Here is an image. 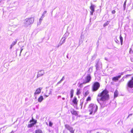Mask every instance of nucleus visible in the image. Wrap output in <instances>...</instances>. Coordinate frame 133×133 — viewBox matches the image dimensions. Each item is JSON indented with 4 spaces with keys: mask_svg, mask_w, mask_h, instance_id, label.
Returning a JSON list of instances; mask_svg holds the SVG:
<instances>
[{
    "mask_svg": "<svg viewBox=\"0 0 133 133\" xmlns=\"http://www.w3.org/2000/svg\"><path fill=\"white\" fill-rule=\"evenodd\" d=\"M95 6L94 5L91 4L90 6V8L91 10V11H90V14L91 15H92L94 12L95 11Z\"/></svg>",
    "mask_w": 133,
    "mask_h": 133,
    "instance_id": "10",
    "label": "nucleus"
},
{
    "mask_svg": "<svg viewBox=\"0 0 133 133\" xmlns=\"http://www.w3.org/2000/svg\"><path fill=\"white\" fill-rule=\"evenodd\" d=\"M100 86V83L97 82H94L92 86V90L93 91H97Z\"/></svg>",
    "mask_w": 133,
    "mask_h": 133,
    "instance_id": "3",
    "label": "nucleus"
},
{
    "mask_svg": "<svg viewBox=\"0 0 133 133\" xmlns=\"http://www.w3.org/2000/svg\"><path fill=\"white\" fill-rule=\"evenodd\" d=\"M109 98V91L107 89H105L98 94L97 100L100 104L103 105H105Z\"/></svg>",
    "mask_w": 133,
    "mask_h": 133,
    "instance_id": "1",
    "label": "nucleus"
},
{
    "mask_svg": "<svg viewBox=\"0 0 133 133\" xmlns=\"http://www.w3.org/2000/svg\"><path fill=\"white\" fill-rule=\"evenodd\" d=\"M115 41L117 43H118L119 42V41L117 39H116V40H115Z\"/></svg>",
    "mask_w": 133,
    "mask_h": 133,
    "instance_id": "30",
    "label": "nucleus"
},
{
    "mask_svg": "<svg viewBox=\"0 0 133 133\" xmlns=\"http://www.w3.org/2000/svg\"><path fill=\"white\" fill-rule=\"evenodd\" d=\"M43 99V96H40L38 99V101L39 102H41Z\"/></svg>",
    "mask_w": 133,
    "mask_h": 133,
    "instance_id": "16",
    "label": "nucleus"
},
{
    "mask_svg": "<svg viewBox=\"0 0 133 133\" xmlns=\"http://www.w3.org/2000/svg\"><path fill=\"white\" fill-rule=\"evenodd\" d=\"M71 112L72 115H74L75 116H77L78 115L77 112L74 109H72V110L71 111Z\"/></svg>",
    "mask_w": 133,
    "mask_h": 133,
    "instance_id": "12",
    "label": "nucleus"
},
{
    "mask_svg": "<svg viewBox=\"0 0 133 133\" xmlns=\"http://www.w3.org/2000/svg\"><path fill=\"white\" fill-rule=\"evenodd\" d=\"M74 91L73 89H71L70 91V98H72L73 96V94Z\"/></svg>",
    "mask_w": 133,
    "mask_h": 133,
    "instance_id": "15",
    "label": "nucleus"
},
{
    "mask_svg": "<svg viewBox=\"0 0 133 133\" xmlns=\"http://www.w3.org/2000/svg\"><path fill=\"white\" fill-rule=\"evenodd\" d=\"M130 80H131V81H133V76L131 77V79Z\"/></svg>",
    "mask_w": 133,
    "mask_h": 133,
    "instance_id": "32",
    "label": "nucleus"
},
{
    "mask_svg": "<svg viewBox=\"0 0 133 133\" xmlns=\"http://www.w3.org/2000/svg\"><path fill=\"white\" fill-rule=\"evenodd\" d=\"M91 79V77L90 75V74H88L85 78L84 81L83 82V83L85 84L87 83H89Z\"/></svg>",
    "mask_w": 133,
    "mask_h": 133,
    "instance_id": "6",
    "label": "nucleus"
},
{
    "mask_svg": "<svg viewBox=\"0 0 133 133\" xmlns=\"http://www.w3.org/2000/svg\"><path fill=\"white\" fill-rule=\"evenodd\" d=\"M89 94V92L88 91H86L84 95V96L85 97H86L87 95Z\"/></svg>",
    "mask_w": 133,
    "mask_h": 133,
    "instance_id": "23",
    "label": "nucleus"
},
{
    "mask_svg": "<svg viewBox=\"0 0 133 133\" xmlns=\"http://www.w3.org/2000/svg\"><path fill=\"white\" fill-rule=\"evenodd\" d=\"M64 131H63V133H64Z\"/></svg>",
    "mask_w": 133,
    "mask_h": 133,
    "instance_id": "35",
    "label": "nucleus"
},
{
    "mask_svg": "<svg viewBox=\"0 0 133 133\" xmlns=\"http://www.w3.org/2000/svg\"><path fill=\"white\" fill-rule=\"evenodd\" d=\"M121 77V75L114 77L112 78V80L114 82H116Z\"/></svg>",
    "mask_w": 133,
    "mask_h": 133,
    "instance_id": "9",
    "label": "nucleus"
},
{
    "mask_svg": "<svg viewBox=\"0 0 133 133\" xmlns=\"http://www.w3.org/2000/svg\"><path fill=\"white\" fill-rule=\"evenodd\" d=\"M26 24L28 25H30L32 24L34 21V18L33 17H31L26 18L25 20Z\"/></svg>",
    "mask_w": 133,
    "mask_h": 133,
    "instance_id": "4",
    "label": "nucleus"
},
{
    "mask_svg": "<svg viewBox=\"0 0 133 133\" xmlns=\"http://www.w3.org/2000/svg\"><path fill=\"white\" fill-rule=\"evenodd\" d=\"M91 100V98L90 96H88L86 99L87 101H89Z\"/></svg>",
    "mask_w": 133,
    "mask_h": 133,
    "instance_id": "22",
    "label": "nucleus"
},
{
    "mask_svg": "<svg viewBox=\"0 0 133 133\" xmlns=\"http://www.w3.org/2000/svg\"><path fill=\"white\" fill-rule=\"evenodd\" d=\"M97 105L94 104H90L88 107L89 111L90 112L89 115L94 114L97 110Z\"/></svg>",
    "mask_w": 133,
    "mask_h": 133,
    "instance_id": "2",
    "label": "nucleus"
},
{
    "mask_svg": "<svg viewBox=\"0 0 133 133\" xmlns=\"http://www.w3.org/2000/svg\"><path fill=\"white\" fill-rule=\"evenodd\" d=\"M119 38L121 45L122 44L123 38L121 35H120L119 37Z\"/></svg>",
    "mask_w": 133,
    "mask_h": 133,
    "instance_id": "20",
    "label": "nucleus"
},
{
    "mask_svg": "<svg viewBox=\"0 0 133 133\" xmlns=\"http://www.w3.org/2000/svg\"><path fill=\"white\" fill-rule=\"evenodd\" d=\"M30 123H32L28 124V128H31L33 127L35 124L37 123V121L36 120H35L34 119L33 117H32V119L30 121Z\"/></svg>",
    "mask_w": 133,
    "mask_h": 133,
    "instance_id": "5",
    "label": "nucleus"
},
{
    "mask_svg": "<svg viewBox=\"0 0 133 133\" xmlns=\"http://www.w3.org/2000/svg\"><path fill=\"white\" fill-rule=\"evenodd\" d=\"M76 92V94L77 95H80L81 93L80 91V89H77Z\"/></svg>",
    "mask_w": 133,
    "mask_h": 133,
    "instance_id": "17",
    "label": "nucleus"
},
{
    "mask_svg": "<svg viewBox=\"0 0 133 133\" xmlns=\"http://www.w3.org/2000/svg\"><path fill=\"white\" fill-rule=\"evenodd\" d=\"M130 132L131 133H133V128H132L131 129Z\"/></svg>",
    "mask_w": 133,
    "mask_h": 133,
    "instance_id": "29",
    "label": "nucleus"
},
{
    "mask_svg": "<svg viewBox=\"0 0 133 133\" xmlns=\"http://www.w3.org/2000/svg\"><path fill=\"white\" fill-rule=\"evenodd\" d=\"M111 12H112V14H115V13L116 11H115V10H112V11Z\"/></svg>",
    "mask_w": 133,
    "mask_h": 133,
    "instance_id": "27",
    "label": "nucleus"
},
{
    "mask_svg": "<svg viewBox=\"0 0 133 133\" xmlns=\"http://www.w3.org/2000/svg\"><path fill=\"white\" fill-rule=\"evenodd\" d=\"M78 101L77 98L75 97H74L72 100L73 103L76 105H77Z\"/></svg>",
    "mask_w": 133,
    "mask_h": 133,
    "instance_id": "11",
    "label": "nucleus"
},
{
    "mask_svg": "<svg viewBox=\"0 0 133 133\" xmlns=\"http://www.w3.org/2000/svg\"><path fill=\"white\" fill-rule=\"evenodd\" d=\"M64 126L65 128L69 130L71 133H74L75 130L72 127L67 124H65Z\"/></svg>",
    "mask_w": 133,
    "mask_h": 133,
    "instance_id": "7",
    "label": "nucleus"
},
{
    "mask_svg": "<svg viewBox=\"0 0 133 133\" xmlns=\"http://www.w3.org/2000/svg\"><path fill=\"white\" fill-rule=\"evenodd\" d=\"M127 85L128 87L130 88H133V81L129 80L128 82Z\"/></svg>",
    "mask_w": 133,
    "mask_h": 133,
    "instance_id": "8",
    "label": "nucleus"
},
{
    "mask_svg": "<svg viewBox=\"0 0 133 133\" xmlns=\"http://www.w3.org/2000/svg\"><path fill=\"white\" fill-rule=\"evenodd\" d=\"M53 124V123L51 121H49V125L50 127H51Z\"/></svg>",
    "mask_w": 133,
    "mask_h": 133,
    "instance_id": "25",
    "label": "nucleus"
},
{
    "mask_svg": "<svg viewBox=\"0 0 133 133\" xmlns=\"http://www.w3.org/2000/svg\"><path fill=\"white\" fill-rule=\"evenodd\" d=\"M35 133H42V132L41 130L38 129L36 130Z\"/></svg>",
    "mask_w": 133,
    "mask_h": 133,
    "instance_id": "18",
    "label": "nucleus"
},
{
    "mask_svg": "<svg viewBox=\"0 0 133 133\" xmlns=\"http://www.w3.org/2000/svg\"><path fill=\"white\" fill-rule=\"evenodd\" d=\"M16 43H17L16 41L13 42L11 44V45L10 48L11 49L12 46H13L15 44H16Z\"/></svg>",
    "mask_w": 133,
    "mask_h": 133,
    "instance_id": "19",
    "label": "nucleus"
},
{
    "mask_svg": "<svg viewBox=\"0 0 133 133\" xmlns=\"http://www.w3.org/2000/svg\"><path fill=\"white\" fill-rule=\"evenodd\" d=\"M23 50V49H21V51H22V50Z\"/></svg>",
    "mask_w": 133,
    "mask_h": 133,
    "instance_id": "34",
    "label": "nucleus"
},
{
    "mask_svg": "<svg viewBox=\"0 0 133 133\" xmlns=\"http://www.w3.org/2000/svg\"><path fill=\"white\" fill-rule=\"evenodd\" d=\"M41 71H39L38 72V76H42L43 75V73L42 74L41 73Z\"/></svg>",
    "mask_w": 133,
    "mask_h": 133,
    "instance_id": "24",
    "label": "nucleus"
},
{
    "mask_svg": "<svg viewBox=\"0 0 133 133\" xmlns=\"http://www.w3.org/2000/svg\"><path fill=\"white\" fill-rule=\"evenodd\" d=\"M41 89L40 88L37 89L35 92V94H38L41 92Z\"/></svg>",
    "mask_w": 133,
    "mask_h": 133,
    "instance_id": "14",
    "label": "nucleus"
},
{
    "mask_svg": "<svg viewBox=\"0 0 133 133\" xmlns=\"http://www.w3.org/2000/svg\"><path fill=\"white\" fill-rule=\"evenodd\" d=\"M66 39L65 37H63L62 38L60 42V44L61 45L65 42Z\"/></svg>",
    "mask_w": 133,
    "mask_h": 133,
    "instance_id": "13",
    "label": "nucleus"
},
{
    "mask_svg": "<svg viewBox=\"0 0 133 133\" xmlns=\"http://www.w3.org/2000/svg\"><path fill=\"white\" fill-rule=\"evenodd\" d=\"M82 84H83V83H81V84H79V87H80V88H81V87H82V86H83V85H82Z\"/></svg>",
    "mask_w": 133,
    "mask_h": 133,
    "instance_id": "28",
    "label": "nucleus"
},
{
    "mask_svg": "<svg viewBox=\"0 0 133 133\" xmlns=\"http://www.w3.org/2000/svg\"><path fill=\"white\" fill-rule=\"evenodd\" d=\"M132 115V114H129V115L128 116V117H129L130 116Z\"/></svg>",
    "mask_w": 133,
    "mask_h": 133,
    "instance_id": "33",
    "label": "nucleus"
},
{
    "mask_svg": "<svg viewBox=\"0 0 133 133\" xmlns=\"http://www.w3.org/2000/svg\"><path fill=\"white\" fill-rule=\"evenodd\" d=\"M118 96V93L117 91H116L114 93V97H117Z\"/></svg>",
    "mask_w": 133,
    "mask_h": 133,
    "instance_id": "21",
    "label": "nucleus"
},
{
    "mask_svg": "<svg viewBox=\"0 0 133 133\" xmlns=\"http://www.w3.org/2000/svg\"><path fill=\"white\" fill-rule=\"evenodd\" d=\"M131 74H128L126 75V76H131Z\"/></svg>",
    "mask_w": 133,
    "mask_h": 133,
    "instance_id": "31",
    "label": "nucleus"
},
{
    "mask_svg": "<svg viewBox=\"0 0 133 133\" xmlns=\"http://www.w3.org/2000/svg\"><path fill=\"white\" fill-rule=\"evenodd\" d=\"M108 23H105L103 25V26L104 27H105L106 26H107V25H108Z\"/></svg>",
    "mask_w": 133,
    "mask_h": 133,
    "instance_id": "26",
    "label": "nucleus"
}]
</instances>
